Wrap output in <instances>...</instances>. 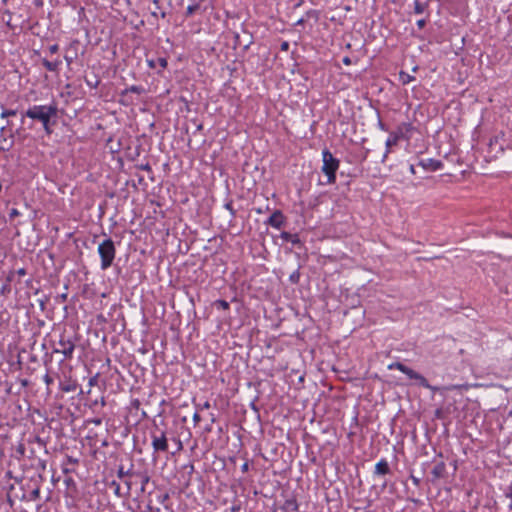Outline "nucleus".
Instances as JSON below:
<instances>
[{
	"mask_svg": "<svg viewBox=\"0 0 512 512\" xmlns=\"http://www.w3.org/2000/svg\"><path fill=\"white\" fill-rule=\"evenodd\" d=\"M157 62L161 68H166L167 60L165 58H158Z\"/></svg>",
	"mask_w": 512,
	"mask_h": 512,
	"instance_id": "obj_29",
	"label": "nucleus"
},
{
	"mask_svg": "<svg viewBox=\"0 0 512 512\" xmlns=\"http://www.w3.org/2000/svg\"><path fill=\"white\" fill-rule=\"evenodd\" d=\"M200 419L201 418H200V415L198 413H195L193 415V420H194L195 423H198L200 421Z\"/></svg>",
	"mask_w": 512,
	"mask_h": 512,
	"instance_id": "obj_37",
	"label": "nucleus"
},
{
	"mask_svg": "<svg viewBox=\"0 0 512 512\" xmlns=\"http://www.w3.org/2000/svg\"><path fill=\"white\" fill-rule=\"evenodd\" d=\"M10 215H11V216L18 215L17 210H16V209H13V210L11 211V214H10Z\"/></svg>",
	"mask_w": 512,
	"mask_h": 512,
	"instance_id": "obj_46",
	"label": "nucleus"
},
{
	"mask_svg": "<svg viewBox=\"0 0 512 512\" xmlns=\"http://www.w3.org/2000/svg\"><path fill=\"white\" fill-rule=\"evenodd\" d=\"M399 79L403 85H406V84H409L410 82L414 81L415 77L404 72V71H400Z\"/></svg>",
	"mask_w": 512,
	"mask_h": 512,
	"instance_id": "obj_14",
	"label": "nucleus"
},
{
	"mask_svg": "<svg viewBox=\"0 0 512 512\" xmlns=\"http://www.w3.org/2000/svg\"><path fill=\"white\" fill-rule=\"evenodd\" d=\"M432 476H433V481L437 480V479H440V478H443L445 476V473H446V465L444 462H439L437 464H435V466L433 467L432 471Z\"/></svg>",
	"mask_w": 512,
	"mask_h": 512,
	"instance_id": "obj_10",
	"label": "nucleus"
},
{
	"mask_svg": "<svg viewBox=\"0 0 512 512\" xmlns=\"http://www.w3.org/2000/svg\"><path fill=\"white\" fill-rule=\"evenodd\" d=\"M75 350V343L71 339L61 338L58 341L57 347L54 348V353L62 354L65 359H71Z\"/></svg>",
	"mask_w": 512,
	"mask_h": 512,
	"instance_id": "obj_6",
	"label": "nucleus"
},
{
	"mask_svg": "<svg viewBox=\"0 0 512 512\" xmlns=\"http://www.w3.org/2000/svg\"><path fill=\"white\" fill-rule=\"evenodd\" d=\"M284 223V216L280 210L274 211L267 220V224L279 229Z\"/></svg>",
	"mask_w": 512,
	"mask_h": 512,
	"instance_id": "obj_9",
	"label": "nucleus"
},
{
	"mask_svg": "<svg viewBox=\"0 0 512 512\" xmlns=\"http://www.w3.org/2000/svg\"><path fill=\"white\" fill-rule=\"evenodd\" d=\"M198 9H199L198 4L189 5L186 9V15L191 16Z\"/></svg>",
	"mask_w": 512,
	"mask_h": 512,
	"instance_id": "obj_24",
	"label": "nucleus"
},
{
	"mask_svg": "<svg viewBox=\"0 0 512 512\" xmlns=\"http://www.w3.org/2000/svg\"><path fill=\"white\" fill-rule=\"evenodd\" d=\"M425 20L424 19H420L417 21V26L421 29L425 26Z\"/></svg>",
	"mask_w": 512,
	"mask_h": 512,
	"instance_id": "obj_35",
	"label": "nucleus"
},
{
	"mask_svg": "<svg viewBox=\"0 0 512 512\" xmlns=\"http://www.w3.org/2000/svg\"><path fill=\"white\" fill-rule=\"evenodd\" d=\"M24 115L33 120L40 121L45 132L49 135L52 133L50 128V119L57 115V106L55 104L34 105L30 107Z\"/></svg>",
	"mask_w": 512,
	"mask_h": 512,
	"instance_id": "obj_1",
	"label": "nucleus"
},
{
	"mask_svg": "<svg viewBox=\"0 0 512 512\" xmlns=\"http://www.w3.org/2000/svg\"><path fill=\"white\" fill-rule=\"evenodd\" d=\"M124 483H125V486H126L125 495L128 496L130 494V491H131V488H132V482L130 480H125Z\"/></svg>",
	"mask_w": 512,
	"mask_h": 512,
	"instance_id": "obj_26",
	"label": "nucleus"
},
{
	"mask_svg": "<svg viewBox=\"0 0 512 512\" xmlns=\"http://www.w3.org/2000/svg\"><path fill=\"white\" fill-rule=\"evenodd\" d=\"M281 237L287 241H291L293 243H296L298 242V238H297V235H291L290 233L288 232H283L281 234Z\"/></svg>",
	"mask_w": 512,
	"mask_h": 512,
	"instance_id": "obj_20",
	"label": "nucleus"
},
{
	"mask_svg": "<svg viewBox=\"0 0 512 512\" xmlns=\"http://www.w3.org/2000/svg\"><path fill=\"white\" fill-rule=\"evenodd\" d=\"M144 91L145 90L142 86L132 85V86L126 88L123 93L131 92V93L141 94Z\"/></svg>",
	"mask_w": 512,
	"mask_h": 512,
	"instance_id": "obj_16",
	"label": "nucleus"
},
{
	"mask_svg": "<svg viewBox=\"0 0 512 512\" xmlns=\"http://www.w3.org/2000/svg\"><path fill=\"white\" fill-rule=\"evenodd\" d=\"M280 49H281L282 51H288V49H289V43H288L287 41L282 42V43H281V46H280Z\"/></svg>",
	"mask_w": 512,
	"mask_h": 512,
	"instance_id": "obj_32",
	"label": "nucleus"
},
{
	"mask_svg": "<svg viewBox=\"0 0 512 512\" xmlns=\"http://www.w3.org/2000/svg\"><path fill=\"white\" fill-rule=\"evenodd\" d=\"M133 475L134 474L130 470L125 471L123 466H120L117 470V476L120 479H124L127 476H133Z\"/></svg>",
	"mask_w": 512,
	"mask_h": 512,
	"instance_id": "obj_17",
	"label": "nucleus"
},
{
	"mask_svg": "<svg viewBox=\"0 0 512 512\" xmlns=\"http://www.w3.org/2000/svg\"><path fill=\"white\" fill-rule=\"evenodd\" d=\"M25 445L23 443H19L17 446H16V453L18 454V457L19 458H22L25 456Z\"/></svg>",
	"mask_w": 512,
	"mask_h": 512,
	"instance_id": "obj_22",
	"label": "nucleus"
},
{
	"mask_svg": "<svg viewBox=\"0 0 512 512\" xmlns=\"http://www.w3.org/2000/svg\"><path fill=\"white\" fill-rule=\"evenodd\" d=\"M16 273L19 275V276H24L26 275V269L25 268H20L16 271Z\"/></svg>",
	"mask_w": 512,
	"mask_h": 512,
	"instance_id": "obj_34",
	"label": "nucleus"
},
{
	"mask_svg": "<svg viewBox=\"0 0 512 512\" xmlns=\"http://www.w3.org/2000/svg\"><path fill=\"white\" fill-rule=\"evenodd\" d=\"M214 304H215V306H217L218 308H221L223 310L229 309V303L226 300L219 299V300H216Z\"/></svg>",
	"mask_w": 512,
	"mask_h": 512,
	"instance_id": "obj_21",
	"label": "nucleus"
},
{
	"mask_svg": "<svg viewBox=\"0 0 512 512\" xmlns=\"http://www.w3.org/2000/svg\"><path fill=\"white\" fill-rule=\"evenodd\" d=\"M173 441H175L177 443V451H180L183 449V445H182V442L179 440V439H176V438H172Z\"/></svg>",
	"mask_w": 512,
	"mask_h": 512,
	"instance_id": "obj_33",
	"label": "nucleus"
},
{
	"mask_svg": "<svg viewBox=\"0 0 512 512\" xmlns=\"http://www.w3.org/2000/svg\"><path fill=\"white\" fill-rule=\"evenodd\" d=\"M148 65H149L150 67H152V68H154V67H155V63H154V61H153V60H149V61H148Z\"/></svg>",
	"mask_w": 512,
	"mask_h": 512,
	"instance_id": "obj_44",
	"label": "nucleus"
},
{
	"mask_svg": "<svg viewBox=\"0 0 512 512\" xmlns=\"http://www.w3.org/2000/svg\"><path fill=\"white\" fill-rule=\"evenodd\" d=\"M70 472H71V470H70V469H68V468H63V473L67 474V473H70Z\"/></svg>",
	"mask_w": 512,
	"mask_h": 512,
	"instance_id": "obj_48",
	"label": "nucleus"
},
{
	"mask_svg": "<svg viewBox=\"0 0 512 512\" xmlns=\"http://www.w3.org/2000/svg\"><path fill=\"white\" fill-rule=\"evenodd\" d=\"M225 207H226V209L230 210L232 214H234V211L232 209V204L231 203L225 204Z\"/></svg>",
	"mask_w": 512,
	"mask_h": 512,
	"instance_id": "obj_40",
	"label": "nucleus"
},
{
	"mask_svg": "<svg viewBox=\"0 0 512 512\" xmlns=\"http://www.w3.org/2000/svg\"><path fill=\"white\" fill-rule=\"evenodd\" d=\"M64 59H65V61L67 62V64H68V65H70V64L73 62V58H72V57H70V56H67V55H66V56L64 57Z\"/></svg>",
	"mask_w": 512,
	"mask_h": 512,
	"instance_id": "obj_38",
	"label": "nucleus"
},
{
	"mask_svg": "<svg viewBox=\"0 0 512 512\" xmlns=\"http://www.w3.org/2000/svg\"><path fill=\"white\" fill-rule=\"evenodd\" d=\"M388 369L389 370L397 369V370L401 371L402 373L407 375L408 378L416 380L420 386H422L426 389H429L432 391H436L438 389L437 387L430 385L429 382L427 381V379L423 375L414 371L413 369L409 368L408 366L404 365L401 362H394V363L389 364Z\"/></svg>",
	"mask_w": 512,
	"mask_h": 512,
	"instance_id": "obj_5",
	"label": "nucleus"
},
{
	"mask_svg": "<svg viewBox=\"0 0 512 512\" xmlns=\"http://www.w3.org/2000/svg\"><path fill=\"white\" fill-rule=\"evenodd\" d=\"M426 9V4L419 0H414V12L416 14H422Z\"/></svg>",
	"mask_w": 512,
	"mask_h": 512,
	"instance_id": "obj_15",
	"label": "nucleus"
},
{
	"mask_svg": "<svg viewBox=\"0 0 512 512\" xmlns=\"http://www.w3.org/2000/svg\"><path fill=\"white\" fill-rule=\"evenodd\" d=\"M7 126L0 128V152L9 151L14 145V134L11 132L8 136H5Z\"/></svg>",
	"mask_w": 512,
	"mask_h": 512,
	"instance_id": "obj_7",
	"label": "nucleus"
},
{
	"mask_svg": "<svg viewBox=\"0 0 512 512\" xmlns=\"http://www.w3.org/2000/svg\"><path fill=\"white\" fill-rule=\"evenodd\" d=\"M43 380L47 385H50L53 382V379L50 377L49 374H45Z\"/></svg>",
	"mask_w": 512,
	"mask_h": 512,
	"instance_id": "obj_30",
	"label": "nucleus"
},
{
	"mask_svg": "<svg viewBox=\"0 0 512 512\" xmlns=\"http://www.w3.org/2000/svg\"><path fill=\"white\" fill-rule=\"evenodd\" d=\"M140 478H141V492H144L145 491V486L146 484L149 482L150 480V477L148 475H139Z\"/></svg>",
	"mask_w": 512,
	"mask_h": 512,
	"instance_id": "obj_23",
	"label": "nucleus"
},
{
	"mask_svg": "<svg viewBox=\"0 0 512 512\" xmlns=\"http://www.w3.org/2000/svg\"><path fill=\"white\" fill-rule=\"evenodd\" d=\"M66 462L67 464H78L79 460L77 458H73L72 456H67L66 457Z\"/></svg>",
	"mask_w": 512,
	"mask_h": 512,
	"instance_id": "obj_27",
	"label": "nucleus"
},
{
	"mask_svg": "<svg viewBox=\"0 0 512 512\" xmlns=\"http://www.w3.org/2000/svg\"><path fill=\"white\" fill-rule=\"evenodd\" d=\"M75 389V386L74 385H67V386H61V390L63 392H70V391H74Z\"/></svg>",
	"mask_w": 512,
	"mask_h": 512,
	"instance_id": "obj_28",
	"label": "nucleus"
},
{
	"mask_svg": "<svg viewBox=\"0 0 512 512\" xmlns=\"http://www.w3.org/2000/svg\"><path fill=\"white\" fill-rule=\"evenodd\" d=\"M410 171H411V173H413V174L415 173V167H414V165H410Z\"/></svg>",
	"mask_w": 512,
	"mask_h": 512,
	"instance_id": "obj_47",
	"label": "nucleus"
},
{
	"mask_svg": "<svg viewBox=\"0 0 512 512\" xmlns=\"http://www.w3.org/2000/svg\"><path fill=\"white\" fill-rule=\"evenodd\" d=\"M150 437H151V446L153 449V453H164L168 451V433L166 430L155 426L150 431Z\"/></svg>",
	"mask_w": 512,
	"mask_h": 512,
	"instance_id": "obj_4",
	"label": "nucleus"
},
{
	"mask_svg": "<svg viewBox=\"0 0 512 512\" xmlns=\"http://www.w3.org/2000/svg\"><path fill=\"white\" fill-rule=\"evenodd\" d=\"M209 406H210V405H209V403H208V402H206V403L204 404V407H205V408H208Z\"/></svg>",
	"mask_w": 512,
	"mask_h": 512,
	"instance_id": "obj_49",
	"label": "nucleus"
},
{
	"mask_svg": "<svg viewBox=\"0 0 512 512\" xmlns=\"http://www.w3.org/2000/svg\"><path fill=\"white\" fill-rule=\"evenodd\" d=\"M98 376H99V374H96V375H94L93 377H91L89 379L88 384H89L90 387H93V386L97 385V383H98Z\"/></svg>",
	"mask_w": 512,
	"mask_h": 512,
	"instance_id": "obj_25",
	"label": "nucleus"
},
{
	"mask_svg": "<svg viewBox=\"0 0 512 512\" xmlns=\"http://www.w3.org/2000/svg\"><path fill=\"white\" fill-rule=\"evenodd\" d=\"M322 161V172L327 176V183L334 184L336 181V171L340 164L339 160L328 149H325L322 152Z\"/></svg>",
	"mask_w": 512,
	"mask_h": 512,
	"instance_id": "obj_2",
	"label": "nucleus"
},
{
	"mask_svg": "<svg viewBox=\"0 0 512 512\" xmlns=\"http://www.w3.org/2000/svg\"><path fill=\"white\" fill-rule=\"evenodd\" d=\"M59 50V46L57 44H53L49 47V52L54 54Z\"/></svg>",
	"mask_w": 512,
	"mask_h": 512,
	"instance_id": "obj_31",
	"label": "nucleus"
},
{
	"mask_svg": "<svg viewBox=\"0 0 512 512\" xmlns=\"http://www.w3.org/2000/svg\"><path fill=\"white\" fill-rule=\"evenodd\" d=\"M398 140H399V135H398V134H391V135L388 137V139L386 140V143H385V145H386V151H385V153H384V155H383L382 162H385V160H386V158H387L388 154L390 153V148H391L392 146L396 145V144H397V142H398Z\"/></svg>",
	"mask_w": 512,
	"mask_h": 512,
	"instance_id": "obj_11",
	"label": "nucleus"
},
{
	"mask_svg": "<svg viewBox=\"0 0 512 512\" xmlns=\"http://www.w3.org/2000/svg\"><path fill=\"white\" fill-rule=\"evenodd\" d=\"M92 423H94L95 425H100L102 423V421H101V419L97 418V419H93Z\"/></svg>",
	"mask_w": 512,
	"mask_h": 512,
	"instance_id": "obj_41",
	"label": "nucleus"
},
{
	"mask_svg": "<svg viewBox=\"0 0 512 512\" xmlns=\"http://www.w3.org/2000/svg\"><path fill=\"white\" fill-rule=\"evenodd\" d=\"M247 470H248V463H244V464L242 465V471H243V472H245V471H247Z\"/></svg>",
	"mask_w": 512,
	"mask_h": 512,
	"instance_id": "obj_43",
	"label": "nucleus"
},
{
	"mask_svg": "<svg viewBox=\"0 0 512 512\" xmlns=\"http://www.w3.org/2000/svg\"><path fill=\"white\" fill-rule=\"evenodd\" d=\"M62 64L60 59H56L55 61H49L47 59L42 60V65L51 72L58 71L60 65Z\"/></svg>",
	"mask_w": 512,
	"mask_h": 512,
	"instance_id": "obj_13",
	"label": "nucleus"
},
{
	"mask_svg": "<svg viewBox=\"0 0 512 512\" xmlns=\"http://www.w3.org/2000/svg\"><path fill=\"white\" fill-rule=\"evenodd\" d=\"M87 84L93 88H95L98 84V81H96L95 83H93V81H89V80H86Z\"/></svg>",
	"mask_w": 512,
	"mask_h": 512,
	"instance_id": "obj_39",
	"label": "nucleus"
},
{
	"mask_svg": "<svg viewBox=\"0 0 512 512\" xmlns=\"http://www.w3.org/2000/svg\"><path fill=\"white\" fill-rule=\"evenodd\" d=\"M111 486L114 487V494L118 497L126 496L125 493L121 492V487L116 481L111 482Z\"/></svg>",
	"mask_w": 512,
	"mask_h": 512,
	"instance_id": "obj_19",
	"label": "nucleus"
},
{
	"mask_svg": "<svg viewBox=\"0 0 512 512\" xmlns=\"http://www.w3.org/2000/svg\"><path fill=\"white\" fill-rule=\"evenodd\" d=\"M288 505H293L294 506V509L296 510L297 509V504L293 501V502H287Z\"/></svg>",
	"mask_w": 512,
	"mask_h": 512,
	"instance_id": "obj_45",
	"label": "nucleus"
},
{
	"mask_svg": "<svg viewBox=\"0 0 512 512\" xmlns=\"http://www.w3.org/2000/svg\"><path fill=\"white\" fill-rule=\"evenodd\" d=\"M418 164L424 170H427V171H437L443 167V163L441 161L435 160L432 158L422 159L419 161Z\"/></svg>",
	"mask_w": 512,
	"mask_h": 512,
	"instance_id": "obj_8",
	"label": "nucleus"
},
{
	"mask_svg": "<svg viewBox=\"0 0 512 512\" xmlns=\"http://www.w3.org/2000/svg\"><path fill=\"white\" fill-rule=\"evenodd\" d=\"M16 114V110L2 108L1 118H8L11 116H15Z\"/></svg>",
	"mask_w": 512,
	"mask_h": 512,
	"instance_id": "obj_18",
	"label": "nucleus"
},
{
	"mask_svg": "<svg viewBox=\"0 0 512 512\" xmlns=\"http://www.w3.org/2000/svg\"><path fill=\"white\" fill-rule=\"evenodd\" d=\"M390 472L389 464L385 459H381L375 465V474L376 475H386Z\"/></svg>",
	"mask_w": 512,
	"mask_h": 512,
	"instance_id": "obj_12",
	"label": "nucleus"
},
{
	"mask_svg": "<svg viewBox=\"0 0 512 512\" xmlns=\"http://www.w3.org/2000/svg\"><path fill=\"white\" fill-rule=\"evenodd\" d=\"M411 480H412V482H413L416 486H418V485H419V483H420L419 478H417V477H415V476H413V475H411Z\"/></svg>",
	"mask_w": 512,
	"mask_h": 512,
	"instance_id": "obj_36",
	"label": "nucleus"
},
{
	"mask_svg": "<svg viewBox=\"0 0 512 512\" xmlns=\"http://www.w3.org/2000/svg\"><path fill=\"white\" fill-rule=\"evenodd\" d=\"M343 63H344V64H346V65H349V64L351 63L350 58H349V57H345V58L343 59Z\"/></svg>",
	"mask_w": 512,
	"mask_h": 512,
	"instance_id": "obj_42",
	"label": "nucleus"
},
{
	"mask_svg": "<svg viewBox=\"0 0 512 512\" xmlns=\"http://www.w3.org/2000/svg\"><path fill=\"white\" fill-rule=\"evenodd\" d=\"M98 254L101 258V269H108L112 265L116 255L114 242L110 238L102 241L98 245Z\"/></svg>",
	"mask_w": 512,
	"mask_h": 512,
	"instance_id": "obj_3",
	"label": "nucleus"
}]
</instances>
